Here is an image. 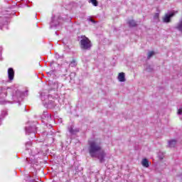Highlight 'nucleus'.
<instances>
[{
	"instance_id": "nucleus-21",
	"label": "nucleus",
	"mask_w": 182,
	"mask_h": 182,
	"mask_svg": "<svg viewBox=\"0 0 182 182\" xmlns=\"http://www.w3.org/2000/svg\"><path fill=\"white\" fill-rule=\"evenodd\" d=\"M40 151H41V149H37L36 151H33L32 154H33V156H36V154H39Z\"/></svg>"
},
{
	"instance_id": "nucleus-18",
	"label": "nucleus",
	"mask_w": 182,
	"mask_h": 182,
	"mask_svg": "<svg viewBox=\"0 0 182 182\" xmlns=\"http://www.w3.org/2000/svg\"><path fill=\"white\" fill-rule=\"evenodd\" d=\"M152 56H154V51H149L148 53V59H150Z\"/></svg>"
},
{
	"instance_id": "nucleus-13",
	"label": "nucleus",
	"mask_w": 182,
	"mask_h": 182,
	"mask_svg": "<svg viewBox=\"0 0 182 182\" xmlns=\"http://www.w3.org/2000/svg\"><path fill=\"white\" fill-rule=\"evenodd\" d=\"M73 125H71L70 127H68V132L71 134H75V133H76V132H79V130L77 129H73Z\"/></svg>"
},
{
	"instance_id": "nucleus-26",
	"label": "nucleus",
	"mask_w": 182,
	"mask_h": 182,
	"mask_svg": "<svg viewBox=\"0 0 182 182\" xmlns=\"http://www.w3.org/2000/svg\"><path fill=\"white\" fill-rule=\"evenodd\" d=\"M47 75H48V76H52V75H53V71H50V72H48L47 73Z\"/></svg>"
},
{
	"instance_id": "nucleus-11",
	"label": "nucleus",
	"mask_w": 182,
	"mask_h": 182,
	"mask_svg": "<svg viewBox=\"0 0 182 182\" xmlns=\"http://www.w3.org/2000/svg\"><path fill=\"white\" fill-rule=\"evenodd\" d=\"M176 144H177V140H176V139H172L168 141L169 147H176Z\"/></svg>"
},
{
	"instance_id": "nucleus-30",
	"label": "nucleus",
	"mask_w": 182,
	"mask_h": 182,
	"mask_svg": "<svg viewBox=\"0 0 182 182\" xmlns=\"http://www.w3.org/2000/svg\"><path fill=\"white\" fill-rule=\"evenodd\" d=\"M160 159H161V160H163V157H160Z\"/></svg>"
},
{
	"instance_id": "nucleus-29",
	"label": "nucleus",
	"mask_w": 182,
	"mask_h": 182,
	"mask_svg": "<svg viewBox=\"0 0 182 182\" xmlns=\"http://www.w3.org/2000/svg\"><path fill=\"white\" fill-rule=\"evenodd\" d=\"M90 21L91 22H93V23H95V21L93 19H91Z\"/></svg>"
},
{
	"instance_id": "nucleus-20",
	"label": "nucleus",
	"mask_w": 182,
	"mask_h": 182,
	"mask_svg": "<svg viewBox=\"0 0 182 182\" xmlns=\"http://www.w3.org/2000/svg\"><path fill=\"white\" fill-rule=\"evenodd\" d=\"M31 146H32V141H28L26 143V147L27 150L29 149V147H31Z\"/></svg>"
},
{
	"instance_id": "nucleus-6",
	"label": "nucleus",
	"mask_w": 182,
	"mask_h": 182,
	"mask_svg": "<svg viewBox=\"0 0 182 182\" xmlns=\"http://www.w3.org/2000/svg\"><path fill=\"white\" fill-rule=\"evenodd\" d=\"M26 133L31 134L33 133V136L35 137V133H36V126L33 125L32 127H26Z\"/></svg>"
},
{
	"instance_id": "nucleus-22",
	"label": "nucleus",
	"mask_w": 182,
	"mask_h": 182,
	"mask_svg": "<svg viewBox=\"0 0 182 182\" xmlns=\"http://www.w3.org/2000/svg\"><path fill=\"white\" fill-rule=\"evenodd\" d=\"M49 117V115H48V112H43V114L42 115V119H45V117Z\"/></svg>"
},
{
	"instance_id": "nucleus-28",
	"label": "nucleus",
	"mask_w": 182,
	"mask_h": 182,
	"mask_svg": "<svg viewBox=\"0 0 182 182\" xmlns=\"http://www.w3.org/2000/svg\"><path fill=\"white\" fill-rule=\"evenodd\" d=\"M5 83H8V81L3 80L1 82V85H5Z\"/></svg>"
},
{
	"instance_id": "nucleus-7",
	"label": "nucleus",
	"mask_w": 182,
	"mask_h": 182,
	"mask_svg": "<svg viewBox=\"0 0 182 182\" xmlns=\"http://www.w3.org/2000/svg\"><path fill=\"white\" fill-rule=\"evenodd\" d=\"M15 77V71H14V68H10L8 69V77L9 80H14V77Z\"/></svg>"
},
{
	"instance_id": "nucleus-24",
	"label": "nucleus",
	"mask_w": 182,
	"mask_h": 182,
	"mask_svg": "<svg viewBox=\"0 0 182 182\" xmlns=\"http://www.w3.org/2000/svg\"><path fill=\"white\" fill-rule=\"evenodd\" d=\"M26 180L30 182H33V179H31V176H29V175L27 176Z\"/></svg>"
},
{
	"instance_id": "nucleus-25",
	"label": "nucleus",
	"mask_w": 182,
	"mask_h": 182,
	"mask_svg": "<svg viewBox=\"0 0 182 182\" xmlns=\"http://www.w3.org/2000/svg\"><path fill=\"white\" fill-rule=\"evenodd\" d=\"M178 114H182V107L178 109Z\"/></svg>"
},
{
	"instance_id": "nucleus-23",
	"label": "nucleus",
	"mask_w": 182,
	"mask_h": 182,
	"mask_svg": "<svg viewBox=\"0 0 182 182\" xmlns=\"http://www.w3.org/2000/svg\"><path fill=\"white\" fill-rule=\"evenodd\" d=\"M2 46H0V60H2Z\"/></svg>"
},
{
	"instance_id": "nucleus-19",
	"label": "nucleus",
	"mask_w": 182,
	"mask_h": 182,
	"mask_svg": "<svg viewBox=\"0 0 182 182\" xmlns=\"http://www.w3.org/2000/svg\"><path fill=\"white\" fill-rule=\"evenodd\" d=\"M75 76H76V73H71L70 74V80H73V79H75Z\"/></svg>"
},
{
	"instance_id": "nucleus-4",
	"label": "nucleus",
	"mask_w": 182,
	"mask_h": 182,
	"mask_svg": "<svg viewBox=\"0 0 182 182\" xmlns=\"http://www.w3.org/2000/svg\"><path fill=\"white\" fill-rule=\"evenodd\" d=\"M41 100L42 102H45L44 105L46 107H48V109H53V107L55 106V102L53 101H49V95L46 92H41Z\"/></svg>"
},
{
	"instance_id": "nucleus-2",
	"label": "nucleus",
	"mask_w": 182,
	"mask_h": 182,
	"mask_svg": "<svg viewBox=\"0 0 182 182\" xmlns=\"http://www.w3.org/2000/svg\"><path fill=\"white\" fill-rule=\"evenodd\" d=\"M88 151L90 156L94 159H98L100 163L105 162V157H106V152L102 147V142L95 139L88 141Z\"/></svg>"
},
{
	"instance_id": "nucleus-17",
	"label": "nucleus",
	"mask_w": 182,
	"mask_h": 182,
	"mask_svg": "<svg viewBox=\"0 0 182 182\" xmlns=\"http://www.w3.org/2000/svg\"><path fill=\"white\" fill-rule=\"evenodd\" d=\"M77 65V63H76V60H75L71 61V63H70V66H71V68H75V66H76Z\"/></svg>"
},
{
	"instance_id": "nucleus-14",
	"label": "nucleus",
	"mask_w": 182,
	"mask_h": 182,
	"mask_svg": "<svg viewBox=\"0 0 182 182\" xmlns=\"http://www.w3.org/2000/svg\"><path fill=\"white\" fill-rule=\"evenodd\" d=\"M8 115V112H6V110H3L1 111V113L0 114V120H4V118L5 117V116Z\"/></svg>"
},
{
	"instance_id": "nucleus-12",
	"label": "nucleus",
	"mask_w": 182,
	"mask_h": 182,
	"mask_svg": "<svg viewBox=\"0 0 182 182\" xmlns=\"http://www.w3.org/2000/svg\"><path fill=\"white\" fill-rule=\"evenodd\" d=\"M141 164L144 167H146V168H149L150 164H149V160L147 159H144L141 161Z\"/></svg>"
},
{
	"instance_id": "nucleus-15",
	"label": "nucleus",
	"mask_w": 182,
	"mask_h": 182,
	"mask_svg": "<svg viewBox=\"0 0 182 182\" xmlns=\"http://www.w3.org/2000/svg\"><path fill=\"white\" fill-rule=\"evenodd\" d=\"M90 4H92L94 6H97V0H89Z\"/></svg>"
},
{
	"instance_id": "nucleus-8",
	"label": "nucleus",
	"mask_w": 182,
	"mask_h": 182,
	"mask_svg": "<svg viewBox=\"0 0 182 182\" xmlns=\"http://www.w3.org/2000/svg\"><path fill=\"white\" fill-rule=\"evenodd\" d=\"M174 15V13H171L169 14H166L165 16L163 17V21L165 23H168L171 20V18H173V16Z\"/></svg>"
},
{
	"instance_id": "nucleus-3",
	"label": "nucleus",
	"mask_w": 182,
	"mask_h": 182,
	"mask_svg": "<svg viewBox=\"0 0 182 182\" xmlns=\"http://www.w3.org/2000/svg\"><path fill=\"white\" fill-rule=\"evenodd\" d=\"M80 48L82 50H89L92 48V42L85 36H80Z\"/></svg>"
},
{
	"instance_id": "nucleus-1",
	"label": "nucleus",
	"mask_w": 182,
	"mask_h": 182,
	"mask_svg": "<svg viewBox=\"0 0 182 182\" xmlns=\"http://www.w3.org/2000/svg\"><path fill=\"white\" fill-rule=\"evenodd\" d=\"M28 96V91L22 92L18 89L6 86H0V105H6V103H12V101L19 103L23 100V97Z\"/></svg>"
},
{
	"instance_id": "nucleus-27",
	"label": "nucleus",
	"mask_w": 182,
	"mask_h": 182,
	"mask_svg": "<svg viewBox=\"0 0 182 182\" xmlns=\"http://www.w3.org/2000/svg\"><path fill=\"white\" fill-rule=\"evenodd\" d=\"M154 18V19H159V13L155 14Z\"/></svg>"
},
{
	"instance_id": "nucleus-9",
	"label": "nucleus",
	"mask_w": 182,
	"mask_h": 182,
	"mask_svg": "<svg viewBox=\"0 0 182 182\" xmlns=\"http://www.w3.org/2000/svg\"><path fill=\"white\" fill-rule=\"evenodd\" d=\"M119 82H126L124 73H119L117 77Z\"/></svg>"
},
{
	"instance_id": "nucleus-16",
	"label": "nucleus",
	"mask_w": 182,
	"mask_h": 182,
	"mask_svg": "<svg viewBox=\"0 0 182 182\" xmlns=\"http://www.w3.org/2000/svg\"><path fill=\"white\" fill-rule=\"evenodd\" d=\"M129 26L133 27L136 26L137 24L136 23V21H134V20H131L129 21Z\"/></svg>"
},
{
	"instance_id": "nucleus-10",
	"label": "nucleus",
	"mask_w": 182,
	"mask_h": 182,
	"mask_svg": "<svg viewBox=\"0 0 182 182\" xmlns=\"http://www.w3.org/2000/svg\"><path fill=\"white\" fill-rule=\"evenodd\" d=\"M3 25H8V18H4V17H0V29H2Z\"/></svg>"
},
{
	"instance_id": "nucleus-5",
	"label": "nucleus",
	"mask_w": 182,
	"mask_h": 182,
	"mask_svg": "<svg viewBox=\"0 0 182 182\" xmlns=\"http://www.w3.org/2000/svg\"><path fill=\"white\" fill-rule=\"evenodd\" d=\"M60 18L56 16H54L51 18V22L50 23V28H56L59 25Z\"/></svg>"
}]
</instances>
